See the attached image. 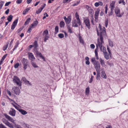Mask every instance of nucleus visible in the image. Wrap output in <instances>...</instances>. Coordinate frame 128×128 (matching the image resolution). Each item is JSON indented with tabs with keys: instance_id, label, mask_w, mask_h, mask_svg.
I'll list each match as a JSON object with an SVG mask.
<instances>
[{
	"instance_id": "nucleus-1",
	"label": "nucleus",
	"mask_w": 128,
	"mask_h": 128,
	"mask_svg": "<svg viewBox=\"0 0 128 128\" xmlns=\"http://www.w3.org/2000/svg\"><path fill=\"white\" fill-rule=\"evenodd\" d=\"M33 45H34V51L37 55L39 56L43 60H44V57L42 55L41 53L39 52L37 50V47L38 46V45L36 41H35Z\"/></svg>"
},
{
	"instance_id": "nucleus-2",
	"label": "nucleus",
	"mask_w": 128,
	"mask_h": 128,
	"mask_svg": "<svg viewBox=\"0 0 128 128\" xmlns=\"http://www.w3.org/2000/svg\"><path fill=\"white\" fill-rule=\"evenodd\" d=\"M100 38H98L97 39V43L96 44V47L97 48L99 47L101 50H102V45L104 44V36L100 35Z\"/></svg>"
},
{
	"instance_id": "nucleus-3",
	"label": "nucleus",
	"mask_w": 128,
	"mask_h": 128,
	"mask_svg": "<svg viewBox=\"0 0 128 128\" xmlns=\"http://www.w3.org/2000/svg\"><path fill=\"white\" fill-rule=\"evenodd\" d=\"M13 80L14 83H16L19 86H21L22 83L19 78L16 76H14Z\"/></svg>"
},
{
	"instance_id": "nucleus-4",
	"label": "nucleus",
	"mask_w": 128,
	"mask_h": 128,
	"mask_svg": "<svg viewBox=\"0 0 128 128\" xmlns=\"http://www.w3.org/2000/svg\"><path fill=\"white\" fill-rule=\"evenodd\" d=\"M42 35L44 37V42H46V40H48L49 38L48 31L47 30H46L42 34Z\"/></svg>"
},
{
	"instance_id": "nucleus-5",
	"label": "nucleus",
	"mask_w": 128,
	"mask_h": 128,
	"mask_svg": "<svg viewBox=\"0 0 128 128\" xmlns=\"http://www.w3.org/2000/svg\"><path fill=\"white\" fill-rule=\"evenodd\" d=\"M115 13L116 16L118 17H121L123 15V14L120 13V10L118 8H116L115 10Z\"/></svg>"
},
{
	"instance_id": "nucleus-6",
	"label": "nucleus",
	"mask_w": 128,
	"mask_h": 128,
	"mask_svg": "<svg viewBox=\"0 0 128 128\" xmlns=\"http://www.w3.org/2000/svg\"><path fill=\"white\" fill-rule=\"evenodd\" d=\"M84 22L86 26L89 29H90V26L89 19L87 18L84 19Z\"/></svg>"
},
{
	"instance_id": "nucleus-7",
	"label": "nucleus",
	"mask_w": 128,
	"mask_h": 128,
	"mask_svg": "<svg viewBox=\"0 0 128 128\" xmlns=\"http://www.w3.org/2000/svg\"><path fill=\"white\" fill-rule=\"evenodd\" d=\"M12 90L17 95H19L20 93V90L18 87H15L12 88Z\"/></svg>"
},
{
	"instance_id": "nucleus-8",
	"label": "nucleus",
	"mask_w": 128,
	"mask_h": 128,
	"mask_svg": "<svg viewBox=\"0 0 128 128\" xmlns=\"http://www.w3.org/2000/svg\"><path fill=\"white\" fill-rule=\"evenodd\" d=\"M9 112V114L11 116H14L16 115V111L13 108H11Z\"/></svg>"
},
{
	"instance_id": "nucleus-9",
	"label": "nucleus",
	"mask_w": 128,
	"mask_h": 128,
	"mask_svg": "<svg viewBox=\"0 0 128 128\" xmlns=\"http://www.w3.org/2000/svg\"><path fill=\"white\" fill-rule=\"evenodd\" d=\"M103 36L104 38H106V29L105 27H104L102 28V31L100 32V35H101Z\"/></svg>"
},
{
	"instance_id": "nucleus-10",
	"label": "nucleus",
	"mask_w": 128,
	"mask_h": 128,
	"mask_svg": "<svg viewBox=\"0 0 128 128\" xmlns=\"http://www.w3.org/2000/svg\"><path fill=\"white\" fill-rule=\"evenodd\" d=\"M4 115L6 118L8 119L9 121H11L13 123L14 122L15 120L12 117L7 115L6 114H4Z\"/></svg>"
},
{
	"instance_id": "nucleus-11",
	"label": "nucleus",
	"mask_w": 128,
	"mask_h": 128,
	"mask_svg": "<svg viewBox=\"0 0 128 128\" xmlns=\"http://www.w3.org/2000/svg\"><path fill=\"white\" fill-rule=\"evenodd\" d=\"M18 21V19H16L15 20L12 24L11 26V29L13 30L14 29L16 26Z\"/></svg>"
},
{
	"instance_id": "nucleus-12",
	"label": "nucleus",
	"mask_w": 128,
	"mask_h": 128,
	"mask_svg": "<svg viewBox=\"0 0 128 128\" xmlns=\"http://www.w3.org/2000/svg\"><path fill=\"white\" fill-rule=\"evenodd\" d=\"M28 54L29 58L30 60H34L35 58L34 55L32 53L30 52L28 53Z\"/></svg>"
},
{
	"instance_id": "nucleus-13",
	"label": "nucleus",
	"mask_w": 128,
	"mask_h": 128,
	"mask_svg": "<svg viewBox=\"0 0 128 128\" xmlns=\"http://www.w3.org/2000/svg\"><path fill=\"white\" fill-rule=\"evenodd\" d=\"M102 72L101 73V76L103 78L106 79V78L107 76L106 75L103 69L102 70Z\"/></svg>"
},
{
	"instance_id": "nucleus-14",
	"label": "nucleus",
	"mask_w": 128,
	"mask_h": 128,
	"mask_svg": "<svg viewBox=\"0 0 128 128\" xmlns=\"http://www.w3.org/2000/svg\"><path fill=\"white\" fill-rule=\"evenodd\" d=\"M100 12V10L98 9H97L96 11L95 14V19H97Z\"/></svg>"
},
{
	"instance_id": "nucleus-15",
	"label": "nucleus",
	"mask_w": 128,
	"mask_h": 128,
	"mask_svg": "<svg viewBox=\"0 0 128 128\" xmlns=\"http://www.w3.org/2000/svg\"><path fill=\"white\" fill-rule=\"evenodd\" d=\"M95 67L97 72H100V64H95Z\"/></svg>"
},
{
	"instance_id": "nucleus-16",
	"label": "nucleus",
	"mask_w": 128,
	"mask_h": 128,
	"mask_svg": "<svg viewBox=\"0 0 128 128\" xmlns=\"http://www.w3.org/2000/svg\"><path fill=\"white\" fill-rule=\"evenodd\" d=\"M77 21L76 20H74L72 22V26H73L78 27V26L77 24Z\"/></svg>"
},
{
	"instance_id": "nucleus-17",
	"label": "nucleus",
	"mask_w": 128,
	"mask_h": 128,
	"mask_svg": "<svg viewBox=\"0 0 128 128\" xmlns=\"http://www.w3.org/2000/svg\"><path fill=\"white\" fill-rule=\"evenodd\" d=\"M115 2L114 1H112V2L110 4V9H113L115 8Z\"/></svg>"
},
{
	"instance_id": "nucleus-18",
	"label": "nucleus",
	"mask_w": 128,
	"mask_h": 128,
	"mask_svg": "<svg viewBox=\"0 0 128 128\" xmlns=\"http://www.w3.org/2000/svg\"><path fill=\"white\" fill-rule=\"evenodd\" d=\"M19 111L22 115H24L27 114V112L26 111L22 109L19 110Z\"/></svg>"
},
{
	"instance_id": "nucleus-19",
	"label": "nucleus",
	"mask_w": 128,
	"mask_h": 128,
	"mask_svg": "<svg viewBox=\"0 0 128 128\" xmlns=\"http://www.w3.org/2000/svg\"><path fill=\"white\" fill-rule=\"evenodd\" d=\"M103 4V3L102 2L99 1L98 2H96L95 3L94 5L96 7H98L99 5L102 6Z\"/></svg>"
},
{
	"instance_id": "nucleus-20",
	"label": "nucleus",
	"mask_w": 128,
	"mask_h": 128,
	"mask_svg": "<svg viewBox=\"0 0 128 128\" xmlns=\"http://www.w3.org/2000/svg\"><path fill=\"white\" fill-rule=\"evenodd\" d=\"M38 23V21L36 20L34 21L32 24H31L30 26H31V27L34 28V26H36L37 25Z\"/></svg>"
},
{
	"instance_id": "nucleus-21",
	"label": "nucleus",
	"mask_w": 128,
	"mask_h": 128,
	"mask_svg": "<svg viewBox=\"0 0 128 128\" xmlns=\"http://www.w3.org/2000/svg\"><path fill=\"white\" fill-rule=\"evenodd\" d=\"M71 20V17L69 16H68L67 18V19H66L65 21L66 22V23L67 24H69Z\"/></svg>"
},
{
	"instance_id": "nucleus-22",
	"label": "nucleus",
	"mask_w": 128,
	"mask_h": 128,
	"mask_svg": "<svg viewBox=\"0 0 128 128\" xmlns=\"http://www.w3.org/2000/svg\"><path fill=\"white\" fill-rule=\"evenodd\" d=\"M91 61L94 64H98L96 60V59L94 58H92L91 59Z\"/></svg>"
},
{
	"instance_id": "nucleus-23",
	"label": "nucleus",
	"mask_w": 128,
	"mask_h": 128,
	"mask_svg": "<svg viewBox=\"0 0 128 128\" xmlns=\"http://www.w3.org/2000/svg\"><path fill=\"white\" fill-rule=\"evenodd\" d=\"M104 54V57L106 60H108L109 58V54L107 52H105Z\"/></svg>"
},
{
	"instance_id": "nucleus-24",
	"label": "nucleus",
	"mask_w": 128,
	"mask_h": 128,
	"mask_svg": "<svg viewBox=\"0 0 128 128\" xmlns=\"http://www.w3.org/2000/svg\"><path fill=\"white\" fill-rule=\"evenodd\" d=\"M90 92V88L89 87L86 88L85 90L86 94L88 96Z\"/></svg>"
},
{
	"instance_id": "nucleus-25",
	"label": "nucleus",
	"mask_w": 128,
	"mask_h": 128,
	"mask_svg": "<svg viewBox=\"0 0 128 128\" xmlns=\"http://www.w3.org/2000/svg\"><path fill=\"white\" fill-rule=\"evenodd\" d=\"M88 12L92 16L94 12L93 10L92 9L90 8L89 9H88Z\"/></svg>"
},
{
	"instance_id": "nucleus-26",
	"label": "nucleus",
	"mask_w": 128,
	"mask_h": 128,
	"mask_svg": "<svg viewBox=\"0 0 128 128\" xmlns=\"http://www.w3.org/2000/svg\"><path fill=\"white\" fill-rule=\"evenodd\" d=\"M22 63L24 64H27L28 63V61L27 60L23 58L22 60Z\"/></svg>"
},
{
	"instance_id": "nucleus-27",
	"label": "nucleus",
	"mask_w": 128,
	"mask_h": 128,
	"mask_svg": "<svg viewBox=\"0 0 128 128\" xmlns=\"http://www.w3.org/2000/svg\"><path fill=\"white\" fill-rule=\"evenodd\" d=\"M30 9V8H28L25 9L23 12V14H25L28 12V11Z\"/></svg>"
},
{
	"instance_id": "nucleus-28",
	"label": "nucleus",
	"mask_w": 128,
	"mask_h": 128,
	"mask_svg": "<svg viewBox=\"0 0 128 128\" xmlns=\"http://www.w3.org/2000/svg\"><path fill=\"white\" fill-rule=\"evenodd\" d=\"M12 17L13 16L12 15H10L8 16L7 18V20H8V21L11 22L12 19Z\"/></svg>"
},
{
	"instance_id": "nucleus-29",
	"label": "nucleus",
	"mask_w": 128,
	"mask_h": 128,
	"mask_svg": "<svg viewBox=\"0 0 128 128\" xmlns=\"http://www.w3.org/2000/svg\"><path fill=\"white\" fill-rule=\"evenodd\" d=\"M60 27L61 28L64 27V22L62 21H61L60 22Z\"/></svg>"
},
{
	"instance_id": "nucleus-30",
	"label": "nucleus",
	"mask_w": 128,
	"mask_h": 128,
	"mask_svg": "<svg viewBox=\"0 0 128 128\" xmlns=\"http://www.w3.org/2000/svg\"><path fill=\"white\" fill-rule=\"evenodd\" d=\"M109 42V45L110 46L112 47L113 46V42L110 40V39L108 40Z\"/></svg>"
},
{
	"instance_id": "nucleus-31",
	"label": "nucleus",
	"mask_w": 128,
	"mask_h": 128,
	"mask_svg": "<svg viewBox=\"0 0 128 128\" xmlns=\"http://www.w3.org/2000/svg\"><path fill=\"white\" fill-rule=\"evenodd\" d=\"M85 59L86 60V64H90L89 58L88 56H86L85 58Z\"/></svg>"
},
{
	"instance_id": "nucleus-32",
	"label": "nucleus",
	"mask_w": 128,
	"mask_h": 128,
	"mask_svg": "<svg viewBox=\"0 0 128 128\" xmlns=\"http://www.w3.org/2000/svg\"><path fill=\"white\" fill-rule=\"evenodd\" d=\"M100 72H97L96 79L98 80H100Z\"/></svg>"
},
{
	"instance_id": "nucleus-33",
	"label": "nucleus",
	"mask_w": 128,
	"mask_h": 128,
	"mask_svg": "<svg viewBox=\"0 0 128 128\" xmlns=\"http://www.w3.org/2000/svg\"><path fill=\"white\" fill-rule=\"evenodd\" d=\"M30 18H28L25 22L24 23V25H26L29 24L30 22Z\"/></svg>"
},
{
	"instance_id": "nucleus-34",
	"label": "nucleus",
	"mask_w": 128,
	"mask_h": 128,
	"mask_svg": "<svg viewBox=\"0 0 128 128\" xmlns=\"http://www.w3.org/2000/svg\"><path fill=\"white\" fill-rule=\"evenodd\" d=\"M76 19L77 20V23L79 25H81V22H80V19L79 18V17L76 18Z\"/></svg>"
},
{
	"instance_id": "nucleus-35",
	"label": "nucleus",
	"mask_w": 128,
	"mask_h": 128,
	"mask_svg": "<svg viewBox=\"0 0 128 128\" xmlns=\"http://www.w3.org/2000/svg\"><path fill=\"white\" fill-rule=\"evenodd\" d=\"M4 3V1H1L0 2V10L2 8Z\"/></svg>"
},
{
	"instance_id": "nucleus-36",
	"label": "nucleus",
	"mask_w": 128,
	"mask_h": 128,
	"mask_svg": "<svg viewBox=\"0 0 128 128\" xmlns=\"http://www.w3.org/2000/svg\"><path fill=\"white\" fill-rule=\"evenodd\" d=\"M3 122L5 124L6 126L9 123V122L6 120L5 119H3L2 120Z\"/></svg>"
},
{
	"instance_id": "nucleus-37",
	"label": "nucleus",
	"mask_w": 128,
	"mask_h": 128,
	"mask_svg": "<svg viewBox=\"0 0 128 128\" xmlns=\"http://www.w3.org/2000/svg\"><path fill=\"white\" fill-rule=\"evenodd\" d=\"M12 104L13 106L17 110H18L19 111V110H20L18 106H17L15 105L13 103H12Z\"/></svg>"
},
{
	"instance_id": "nucleus-38",
	"label": "nucleus",
	"mask_w": 128,
	"mask_h": 128,
	"mask_svg": "<svg viewBox=\"0 0 128 128\" xmlns=\"http://www.w3.org/2000/svg\"><path fill=\"white\" fill-rule=\"evenodd\" d=\"M25 84H26L28 85L31 86L32 85L31 83L29 81H28L27 80L24 82Z\"/></svg>"
},
{
	"instance_id": "nucleus-39",
	"label": "nucleus",
	"mask_w": 128,
	"mask_h": 128,
	"mask_svg": "<svg viewBox=\"0 0 128 128\" xmlns=\"http://www.w3.org/2000/svg\"><path fill=\"white\" fill-rule=\"evenodd\" d=\"M42 10L40 8L38 10H36V13L37 14H38L40 13L42 11Z\"/></svg>"
},
{
	"instance_id": "nucleus-40",
	"label": "nucleus",
	"mask_w": 128,
	"mask_h": 128,
	"mask_svg": "<svg viewBox=\"0 0 128 128\" xmlns=\"http://www.w3.org/2000/svg\"><path fill=\"white\" fill-rule=\"evenodd\" d=\"M7 126L10 128H14V126L12 124L10 123L9 122Z\"/></svg>"
},
{
	"instance_id": "nucleus-41",
	"label": "nucleus",
	"mask_w": 128,
	"mask_h": 128,
	"mask_svg": "<svg viewBox=\"0 0 128 128\" xmlns=\"http://www.w3.org/2000/svg\"><path fill=\"white\" fill-rule=\"evenodd\" d=\"M113 9H110V11L109 12V16H111L114 13V12L113 11Z\"/></svg>"
},
{
	"instance_id": "nucleus-42",
	"label": "nucleus",
	"mask_w": 128,
	"mask_h": 128,
	"mask_svg": "<svg viewBox=\"0 0 128 128\" xmlns=\"http://www.w3.org/2000/svg\"><path fill=\"white\" fill-rule=\"evenodd\" d=\"M55 34H56L58 31V28L57 26H56L55 28Z\"/></svg>"
},
{
	"instance_id": "nucleus-43",
	"label": "nucleus",
	"mask_w": 128,
	"mask_h": 128,
	"mask_svg": "<svg viewBox=\"0 0 128 128\" xmlns=\"http://www.w3.org/2000/svg\"><path fill=\"white\" fill-rule=\"evenodd\" d=\"M14 127L16 128H23L20 125L16 124H15Z\"/></svg>"
},
{
	"instance_id": "nucleus-44",
	"label": "nucleus",
	"mask_w": 128,
	"mask_h": 128,
	"mask_svg": "<svg viewBox=\"0 0 128 128\" xmlns=\"http://www.w3.org/2000/svg\"><path fill=\"white\" fill-rule=\"evenodd\" d=\"M67 28L68 29L69 32L70 33H72V32L70 26H68Z\"/></svg>"
},
{
	"instance_id": "nucleus-45",
	"label": "nucleus",
	"mask_w": 128,
	"mask_h": 128,
	"mask_svg": "<svg viewBox=\"0 0 128 128\" xmlns=\"http://www.w3.org/2000/svg\"><path fill=\"white\" fill-rule=\"evenodd\" d=\"M58 36L59 38H63L64 37V35L62 34H58Z\"/></svg>"
},
{
	"instance_id": "nucleus-46",
	"label": "nucleus",
	"mask_w": 128,
	"mask_h": 128,
	"mask_svg": "<svg viewBox=\"0 0 128 128\" xmlns=\"http://www.w3.org/2000/svg\"><path fill=\"white\" fill-rule=\"evenodd\" d=\"M8 42L7 43L6 45V46H4L3 48V50H6L8 47Z\"/></svg>"
},
{
	"instance_id": "nucleus-47",
	"label": "nucleus",
	"mask_w": 128,
	"mask_h": 128,
	"mask_svg": "<svg viewBox=\"0 0 128 128\" xmlns=\"http://www.w3.org/2000/svg\"><path fill=\"white\" fill-rule=\"evenodd\" d=\"M32 27H31V26H30L28 29V31H27L28 32L30 33L31 32V30H32V28H33Z\"/></svg>"
},
{
	"instance_id": "nucleus-48",
	"label": "nucleus",
	"mask_w": 128,
	"mask_h": 128,
	"mask_svg": "<svg viewBox=\"0 0 128 128\" xmlns=\"http://www.w3.org/2000/svg\"><path fill=\"white\" fill-rule=\"evenodd\" d=\"M93 78L94 76L92 75L91 78H90V80L89 82V83H91L93 80Z\"/></svg>"
},
{
	"instance_id": "nucleus-49",
	"label": "nucleus",
	"mask_w": 128,
	"mask_h": 128,
	"mask_svg": "<svg viewBox=\"0 0 128 128\" xmlns=\"http://www.w3.org/2000/svg\"><path fill=\"white\" fill-rule=\"evenodd\" d=\"M108 19H106L105 20V25L106 27L107 26L108 24Z\"/></svg>"
},
{
	"instance_id": "nucleus-50",
	"label": "nucleus",
	"mask_w": 128,
	"mask_h": 128,
	"mask_svg": "<svg viewBox=\"0 0 128 128\" xmlns=\"http://www.w3.org/2000/svg\"><path fill=\"white\" fill-rule=\"evenodd\" d=\"M79 40L80 42L82 44H83L84 40L81 37H80L79 38Z\"/></svg>"
},
{
	"instance_id": "nucleus-51",
	"label": "nucleus",
	"mask_w": 128,
	"mask_h": 128,
	"mask_svg": "<svg viewBox=\"0 0 128 128\" xmlns=\"http://www.w3.org/2000/svg\"><path fill=\"white\" fill-rule=\"evenodd\" d=\"M22 0H17L16 1V2L18 4H20L22 3Z\"/></svg>"
},
{
	"instance_id": "nucleus-52",
	"label": "nucleus",
	"mask_w": 128,
	"mask_h": 128,
	"mask_svg": "<svg viewBox=\"0 0 128 128\" xmlns=\"http://www.w3.org/2000/svg\"><path fill=\"white\" fill-rule=\"evenodd\" d=\"M22 81L24 82H25L27 80L26 78L24 77H22Z\"/></svg>"
},
{
	"instance_id": "nucleus-53",
	"label": "nucleus",
	"mask_w": 128,
	"mask_h": 128,
	"mask_svg": "<svg viewBox=\"0 0 128 128\" xmlns=\"http://www.w3.org/2000/svg\"><path fill=\"white\" fill-rule=\"evenodd\" d=\"M80 2V1H77V2H76V3H75L73 5V6H77L79 3Z\"/></svg>"
},
{
	"instance_id": "nucleus-54",
	"label": "nucleus",
	"mask_w": 128,
	"mask_h": 128,
	"mask_svg": "<svg viewBox=\"0 0 128 128\" xmlns=\"http://www.w3.org/2000/svg\"><path fill=\"white\" fill-rule=\"evenodd\" d=\"M103 47V50H102V52L103 53H105V52H106V48L104 47V46H102V48Z\"/></svg>"
},
{
	"instance_id": "nucleus-55",
	"label": "nucleus",
	"mask_w": 128,
	"mask_h": 128,
	"mask_svg": "<svg viewBox=\"0 0 128 128\" xmlns=\"http://www.w3.org/2000/svg\"><path fill=\"white\" fill-rule=\"evenodd\" d=\"M0 128H6V127L5 126L2 124H0Z\"/></svg>"
},
{
	"instance_id": "nucleus-56",
	"label": "nucleus",
	"mask_w": 128,
	"mask_h": 128,
	"mask_svg": "<svg viewBox=\"0 0 128 128\" xmlns=\"http://www.w3.org/2000/svg\"><path fill=\"white\" fill-rule=\"evenodd\" d=\"M7 93H8V94L10 96H11V92H10V91L8 90H7Z\"/></svg>"
},
{
	"instance_id": "nucleus-57",
	"label": "nucleus",
	"mask_w": 128,
	"mask_h": 128,
	"mask_svg": "<svg viewBox=\"0 0 128 128\" xmlns=\"http://www.w3.org/2000/svg\"><path fill=\"white\" fill-rule=\"evenodd\" d=\"M84 7L86 9H87L88 10V9H89L90 8V7L88 6L87 5H85L84 6Z\"/></svg>"
},
{
	"instance_id": "nucleus-58",
	"label": "nucleus",
	"mask_w": 128,
	"mask_h": 128,
	"mask_svg": "<svg viewBox=\"0 0 128 128\" xmlns=\"http://www.w3.org/2000/svg\"><path fill=\"white\" fill-rule=\"evenodd\" d=\"M7 54H6L4 55V56H3L2 58V60H4V59H5V58H6V56H7Z\"/></svg>"
},
{
	"instance_id": "nucleus-59",
	"label": "nucleus",
	"mask_w": 128,
	"mask_h": 128,
	"mask_svg": "<svg viewBox=\"0 0 128 128\" xmlns=\"http://www.w3.org/2000/svg\"><path fill=\"white\" fill-rule=\"evenodd\" d=\"M11 3L10 2H7L5 4V6H7L9 5Z\"/></svg>"
},
{
	"instance_id": "nucleus-60",
	"label": "nucleus",
	"mask_w": 128,
	"mask_h": 128,
	"mask_svg": "<svg viewBox=\"0 0 128 128\" xmlns=\"http://www.w3.org/2000/svg\"><path fill=\"white\" fill-rule=\"evenodd\" d=\"M46 5L45 4H43V5L42 6V7L40 8L42 9L43 10V9L44 8Z\"/></svg>"
},
{
	"instance_id": "nucleus-61",
	"label": "nucleus",
	"mask_w": 128,
	"mask_h": 128,
	"mask_svg": "<svg viewBox=\"0 0 128 128\" xmlns=\"http://www.w3.org/2000/svg\"><path fill=\"white\" fill-rule=\"evenodd\" d=\"M90 48H94L95 47L94 45L93 44H92L90 45Z\"/></svg>"
},
{
	"instance_id": "nucleus-62",
	"label": "nucleus",
	"mask_w": 128,
	"mask_h": 128,
	"mask_svg": "<svg viewBox=\"0 0 128 128\" xmlns=\"http://www.w3.org/2000/svg\"><path fill=\"white\" fill-rule=\"evenodd\" d=\"M18 44L17 43L14 46V48L13 49V50H14L17 48L18 46Z\"/></svg>"
},
{
	"instance_id": "nucleus-63",
	"label": "nucleus",
	"mask_w": 128,
	"mask_h": 128,
	"mask_svg": "<svg viewBox=\"0 0 128 128\" xmlns=\"http://www.w3.org/2000/svg\"><path fill=\"white\" fill-rule=\"evenodd\" d=\"M28 124H26L24 123H23V124H21V125H22V126L24 127H26V125H27Z\"/></svg>"
},
{
	"instance_id": "nucleus-64",
	"label": "nucleus",
	"mask_w": 128,
	"mask_h": 128,
	"mask_svg": "<svg viewBox=\"0 0 128 128\" xmlns=\"http://www.w3.org/2000/svg\"><path fill=\"white\" fill-rule=\"evenodd\" d=\"M27 128H31V127L29 125L27 124L26 126Z\"/></svg>"
}]
</instances>
